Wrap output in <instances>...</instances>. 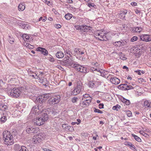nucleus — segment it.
I'll use <instances>...</instances> for the list:
<instances>
[{
    "instance_id": "e2e57ef3",
    "label": "nucleus",
    "mask_w": 151,
    "mask_h": 151,
    "mask_svg": "<svg viewBox=\"0 0 151 151\" xmlns=\"http://www.w3.org/2000/svg\"><path fill=\"white\" fill-rule=\"evenodd\" d=\"M32 76V77L35 79L38 78V76L37 75V74H36V73H35V75H31V76Z\"/></svg>"
},
{
    "instance_id": "2eb2a0df",
    "label": "nucleus",
    "mask_w": 151,
    "mask_h": 151,
    "mask_svg": "<svg viewBox=\"0 0 151 151\" xmlns=\"http://www.w3.org/2000/svg\"><path fill=\"white\" fill-rule=\"evenodd\" d=\"M37 51L41 52V53L44 55H47L48 54V52L45 48L38 47L37 49Z\"/></svg>"
},
{
    "instance_id": "0e129e2a",
    "label": "nucleus",
    "mask_w": 151,
    "mask_h": 151,
    "mask_svg": "<svg viewBox=\"0 0 151 151\" xmlns=\"http://www.w3.org/2000/svg\"><path fill=\"white\" fill-rule=\"evenodd\" d=\"M130 4L131 5H132L133 6H137V3L136 2H132Z\"/></svg>"
},
{
    "instance_id": "8fccbe9b",
    "label": "nucleus",
    "mask_w": 151,
    "mask_h": 151,
    "mask_svg": "<svg viewBox=\"0 0 151 151\" xmlns=\"http://www.w3.org/2000/svg\"><path fill=\"white\" fill-rule=\"evenodd\" d=\"M74 27L76 30L81 31V25H75L74 26Z\"/></svg>"
},
{
    "instance_id": "9d476101",
    "label": "nucleus",
    "mask_w": 151,
    "mask_h": 151,
    "mask_svg": "<svg viewBox=\"0 0 151 151\" xmlns=\"http://www.w3.org/2000/svg\"><path fill=\"white\" fill-rule=\"evenodd\" d=\"M43 111L41 112V110L39 109L38 106H34L32 108L30 114V115L33 114L34 115H37L39 114L41 112L42 114H43Z\"/></svg>"
},
{
    "instance_id": "6e6d98bb",
    "label": "nucleus",
    "mask_w": 151,
    "mask_h": 151,
    "mask_svg": "<svg viewBox=\"0 0 151 151\" xmlns=\"http://www.w3.org/2000/svg\"><path fill=\"white\" fill-rule=\"evenodd\" d=\"M94 112L96 113H98L100 114H102L103 113V111L98 109H95L94 110Z\"/></svg>"
},
{
    "instance_id": "603ef678",
    "label": "nucleus",
    "mask_w": 151,
    "mask_h": 151,
    "mask_svg": "<svg viewBox=\"0 0 151 151\" xmlns=\"http://www.w3.org/2000/svg\"><path fill=\"white\" fill-rule=\"evenodd\" d=\"M88 6L90 8L91 7H94L96 6L93 3H88L87 4Z\"/></svg>"
},
{
    "instance_id": "dca6fc26",
    "label": "nucleus",
    "mask_w": 151,
    "mask_h": 151,
    "mask_svg": "<svg viewBox=\"0 0 151 151\" xmlns=\"http://www.w3.org/2000/svg\"><path fill=\"white\" fill-rule=\"evenodd\" d=\"M39 128H33L32 127H27L26 131V132H29L31 131V132H38L39 131Z\"/></svg>"
},
{
    "instance_id": "37998d69",
    "label": "nucleus",
    "mask_w": 151,
    "mask_h": 151,
    "mask_svg": "<svg viewBox=\"0 0 151 151\" xmlns=\"http://www.w3.org/2000/svg\"><path fill=\"white\" fill-rule=\"evenodd\" d=\"M89 97H90V96L87 94H85L83 95V96L82 98L83 100H85L87 98H88Z\"/></svg>"
},
{
    "instance_id": "7ed1b4c3",
    "label": "nucleus",
    "mask_w": 151,
    "mask_h": 151,
    "mask_svg": "<svg viewBox=\"0 0 151 151\" xmlns=\"http://www.w3.org/2000/svg\"><path fill=\"white\" fill-rule=\"evenodd\" d=\"M42 115V117L36 118L33 120L35 124L39 126L42 125L44 124L45 121L47 120L48 116L47 113H43Z\"/></svg>"
},
{
    "instance_id": "1a4fd4ad",
    "label": "nucleus",
    "mask_w": 151,
    "mask_h": 151,
    "mask_svg": "<svg viewBox=\"0 0 151 151\" xmlns=\"http://www.w3.org/2000/svg\"><path fill=\"white\" fill-rule=\"evenodd\" d=\"M107 78L110 79V81L113 84H118L120 83V80L117 78L116 77H114V76L111 75H109L107 76Z\"/></svg>"
},
{
    "instance_id": "4468645a",
    "label": "nucleus",
    "mask_w": 151,
    "mask_h": 151,
    "mask_svg": "<svg viewBox=\"0 0 151 151\" xmlns=\"http://www.w3.org/2000/svg\"><path fill=\"white\" fill-rule=\"evenodd\" d=\"M81 32H87L90 30L91 27H90L86 25H81Z\"/></svg>"
},
{
    "instance_id": "ea45409f",
    "label": "nucleus",
    "mask_w": 151,
    "mask_h": 151,
    "mask_svg": "<svg viewBox=\"0 0 151 151\" xmlns=\"http://www.w3.org/2000/svg\"><path fill=\"white\" fill-rule=\"evenodd\" d=\"M77 122H73L71 123V124L73 125H75L76 124H79L81 122V121L80 119H77Z\"/></svg>"
},
{
    "instance_id": "a18cd8bd",
    "label": "nucleus",
    "mask_w": 151,
    "mask_h": 151,
    "mask_svg": "<svg viewBox=\"0 0 151 151\" xmlns=\"http://www.w3.org/2000/svg\"><path fill=\"white\" fill-rule=\"evenodd\" d=\"M120 107L121 106H120L118 104H117L116 105L114 106L113 107L112 109L114 110H116L117 111L118 110V109H119Z\"/></svg>"
},
{
    "instance_id": "ddd939ff",
    "label": "nucleus",
    "mask_w": 151,
    "mask_h": 151,
    "mask_svg": "<svg viewBox=\"0 0 151 151\" xmlns=\"http://www.w3.org/2000/svg\"><path fill=\"white\" fill-rule=\"evenodd\" d=\"M127 12V10L124 9L123 11H121L119 12L118 15V17L121 19H124L125 15Z\"/></svg>"
},
{
    "instance_id": "4c0bfd02",
    "label": "nucleus",
    "mask_w": 151,
    "mask_h": 151,
    "mask_svg": "<svg viewBox=\"0 0 151 151\" xmlns=\"http://www.w3.org/2000/svg\"><path fill=\"white\" fill-rule=\"evenodd\" d=\"M68 56H67V57L64 58L63 60V62L65 63L68 64L70 62V60Z\"/></svg>"
},
{
    "instance_id": "09e8293b",
    "label": "nucleus",
    "mask_w": 151,
    "mask_h": 151,
    "mask_svg": "<svg viewBox=\"0 0 151 151\" xmlns=\"http://www.w3.org/2000/svg\"><path fill=\"white\" fill-rule=\"evenodd\" d=\"M14 149L16 150H18L20 148L21 149V147L19 145V144H16L14 145Z\"/></svg>"
},
{
    "instance_id": "f03ea898",
    "label": "nucleus",
    "mask_w": 151,
    "mask_h": 151,
    "mask_svg": "<svg viewBox=\"0 0 151 151\" xmlns=\"http://www.w3.org/2000/svg\"><path fill=\"white\" fill-rule=\"evenodd\" d=\"M4 143L7 145H11L14 143V138L11 133H3Z\"/></svg>"
},
{
    "instance_id": "c85d7f7f",
    "label": "nucleus",
    "mask_w": 151,
    "mask_h": 151,
    "mask_svg": "<svg viewBox=\"0 0 151 151\" xmlns=\"http://www.w3.org/2000/svg\"><path fill=\"white\" fill-rule=\"evenodd\" d=\"M18 8L19 11H23L25 8L24 4L22 3H20L19 5Z\"/></svg>"
},
{
    "instance_id": "6e6552de",
    "label": "nucleus",
    "mask_w": 151,
    "mask_h": 151,
    "mask_svg": "<svg viewBox=\"0 0 151 151\" xmlns=\"http://www.w3.org/2000/svg\"><path fill=\"white\" fill-rule=\"evenodd\" d=\"M50 94H46L43 95L39 96L36 99L37 101H38L40 103H42L45 102V101L50 97Z\"/></svg>"
},
{
    "instance_id": "f257e3e1",
    "label": "nucleus",
    "mask_w": 151,
    "mask_h": 151,
    "mask_svg": "<svg viewBox=\"0 0 151 151\" xmlns=\"http://www.w3.org/2000/svg\"><path fill=\"white\" fill-rule=\"evenodd\" d=\"M93 65L94 66L93 67L91 68V70L93 72H97L99 73L98 75H100V76L103 77H106V75L108 74V72L105 71L101 68V66L99 64L96 62V63H93Z\"/></svg>"
},
{
    "instance_id": "4d7b16f0",
    "label": "nucleus",
    "mask_w": 151,
    "mask_h": 151,
    "mask_svg": "<svg viewBox=\"0 0 151 151\" xmlns=\"http://www.w3.org/2000/svg\"><path fill=\"white\" fill-rule=\"evenodd\" d=\"M138 81L139 83H141L144 82H145V81L142 78H140L138 79Z\"/></svg>"
},
{
    "instance_id": "79ce46f5",
    "label": "nucleus",
    "mask_w": 151,
    "mask_h": 151,
    "mask_svg": "<svg viewBox=\"0 0 151 151\" xmlns=\"http://www.w3.org/2000/svg\"><path fill=\"white\" fill-rule=\"evenodd\" d=\"M37 136H34L33 138V143H34L35 144H38L39 143V142H38L39 140H37V139L36 137Z\"/></svg>"
},
{
    "instance_id": "a19ab883",
    "label": "nucleus",
    "mask_w": 151,
    "mask_h": 151,
    "mask_svg": "<svg viewBox=\"0 0 151 151\" xmlns=\"http://www.w3.org/2000/svg\"><path fill=\"white\" fill-rule=\"evenodd\" d=\"M78 99L77 97H74L72 99L71 101L73 103H76Z\"/></svg>"
},
{
    "instance_id": "f3484780",
    "label": "nucleus",
    "mask_w": 151,
    "mask_h": 151,
    "mask_svg": "<svg viewBox=\"0 0 151 151\" xmlns=\"http://www.w3.org/2000/svg\"><path fill=\"white\" fill-rule=\"evenodd\" d=\"M7 114L6 112H3V114L0 118V120L2 123H4L7 119Z\"/></svg>"
},
{
    "instance_id": "bb28decb",
    "label": "nucleus",
    "mask_w": 151,
    "mask_h": 151,
    "mask_svg": "<svg viewBox=\"0 0 151 151\" xmlns=\"http://www.w3.org/2000/svg\"><path fill=\"white\" fill-rule=\"evenodd\" d=\"M142 30V28L140 27H135L134 28L133 30L137 33H139Z\"/></svg>"
},
{
    "instance_id": "b1692460",
    "label": "nucleus",
    "mask_w": 151,
    "mask_h": 151,
    "mask_svg": "<svg viewBox=\"0 0 151 151\" xmlns=\"http://www.w3.org/2000/svg\"><path fill=\"white\" fill-rule=\"evenodd\" d=\"M8 107L6 105L4 104H0V110L1 111L5 112V111L7 109Z\"/></svg>"
},
{
    "instance_id": "20e7f679",
    "label": "nucleus",
    "mask_w": 151,
    "mask_h": 151,
    "mask_svg": "<svg viewBox=\"0 0 151 151\" xmlns=\"http://www.w3.org/2000/svg\"><path fill=\"white\" fill-rule=\"evenodd\" d=\"M106 32L104 30H97L95 34V37L96 38L101 41H106L108 38L106 35Z\"/></svg>"
},
{
    "instance_id": "cd10ccee",
    "label": "nucleus",
    "mask_w": 151,
    "mask_h": 151,
    "mask_svg": "<svg viewBox=\"0 0 151 151\" xmlns=\"http://www.w3.org/2000/svg\"><path fill=\"white\" fill-rule=\"evenodd\" d=\"M20 26L22 27L25 29H29L30 28V27L28 24H22Z\"/></svg>"
},
{
    "instance_id": "473e14b6",
    "label": "nucleus",
    "mask_w": 151,
    "mask_h": 151,
    "mask_svg": "<svg viewBox=\"0 0 151 151\" xmlns=\"http://www.w3.org/2000/svg\"><path fill=\"white\" fill-rule=\"evenodd\" d=\"M89 104H88L86 101H84L80 103V105L81 107H85L87 106Z\"/></svg>"
},
{
    "instance_id": "c9c22d12",
    "label": "nucleus",
    "mask_w": 151,
    "mask_h": 151,
    "mask_svg": "<svg viewBox=\"0 0 151 151\" xmlns=\"http://www.w3.org/2000/svg\"><path fill=\"white\" fill-rule=\"evenodd\" d=\"M151 104V102H150L146 100L144 102V105L146 108L149 107L150 106Z\"/></svg>"
},
{
    "instance_id": "423d86ee",
    "label": "nucleus",
    "mask_w": 151,
    "mask_h": 151,
    "mask_svg": "<svg viewBox=\"0 0 151 151\" xmlns=\"http://www.w3.org/2000/svg\"><path fill=\"white\" fill-rule=\"evenodd\" d=\"M21 93V91L19 88H14L12 89L10 93V96L14 98L18 97Z\"/></svg>"
},
{
    "instance_id": "2f4dec72",
    "label": "nucleus",
    "mask_w": 151,
    "mask_h": 151,
    "mask_svg": "<svg viewBox=\"0 0 151 151\" xmlns=\"http://www.w3.org/2000/svg\"><path fill=\"white\" fill-rule=\"evenodd\" d=\"M73 15L69 13H68L65 15V17L67 20H70L72 18Z\"/></svg>"
},
{
    "instance_id": "39448f33",
    "label": "nucleus",
    "mask_w": 151,
    "mask_h": 151,
    "mask_svg": "<svg viewBox=\"0 0 151 151\" xmlns=\"http://www.w3.org/2000/svg\"><path fill=\"white\" fill-rule=\"evenodd\" d=\"M60 100V97L59 95H54L48 100L47 103L51 105L58 104Z\"/></svg>"
},
{
    "instance_id": "680f3d73",
    "label": "nucleus",
    "mask_w": 151,
    "mask_h": 151,
    "mask_svg": "<svg viewBox=\"0 0 151 151\" xmlns=\"http://www.w3.org/2000/svg\"><path fill=\"white\" fill-rule=\"evenodd\" d=\"M104 105L103 104H100L99 105V108L100 109H103L104 108Z\"/></svg>"
},
{
    "instance_id": "338daca9",
    "label": "nucleus",
    "mask_w": 151,
    "mask_h": 151,
    "mask_svg": "<svg viewBox=\"0 0 151 151\" xmlns=\"http://www.w3.org/2000/svg\"><path fill=\"white\" fill-rule=\"evenodd\" d=\"M140 71H141V70H135L134 71V72L135 73H137L138 75H141Z\"/></svg>"
},
{
    "instance_id": "c756f323",
    "label": "nucleus",
    "mask_w": 151,
    "mask_h": 151,
    "mask_svg": "<svg viewBox=\"0 0 151 151\" xmlns=\"http://www.w3.org/2000/svg\"><path fill=\"white\" fill-rule=\"evenodd\" d=\"M22 37L24 40V41H26L29 40V35L26 34H24L22 35Z\"/></svg>"
},
{
    "instance_id": "aec40b11",
    "label": "nucleus",
    "mask_w": 151,
    "mask_h": 151,
    "mask_svg": "<svg viewBox=\"0 0 151 151\" xmlns=\"http://www.w3.org/2000/svg\"><path fill=\"white\" fill-rule=\"evenodd\" d=\"M113 44L116 47H120L122 46H124L125 45V42H124L122 40L115 42H113Z\"/></svg>"
},
{
    "instance_id": "412c9836",
    "label": "nucleus",
    "mask_w": 151,
    "mask_h": 151,
    "mask_svg": "<svg viewBox=\"0 0 151 151\" xmlns=\"http://www.w3.org/2000/svg\"><path fill=\"white\" fill-rule=\"evenodd\" d=\"M124 144L126 146H129L130 148L133 151H134L135 150V146L130 142L126 141L124 142Z\"/></svg>"
},
{
    "instance_id": "a211bd4d",
    "label": "nucleus",
    "mask_w": 151,
    "mask_h": 151,
    "mask_svg": "<svg viewBox=\"0 0 151 151\" xmlns=\"http://www.w3.org/2000/svg\"><path fill=\"white\" fill-rule=\"evenodd\" d=\"M73 54L76 55H83L84 54L83 51H82L79 48H75L74 50Z\"/></svg>"
},
{
    "instance_id": "49530a36",
    "label": "nucleus",
    "mask_w": 151,
    "mask_h": 151,
    "mask_svg": "<svg viewBox=\"0 0 151 151\" xmlns=\"http://www.w3.org/2000/svg\"><path fill=\"white\" fill-rule=\"evenodd\" d=\"M87 99H86L84 101H86L88 104H89L91 102L92 98L91 97H89Z\"/></svg>"
},
{
    "instance_id": "0eeeda50",
    "label": "nucleus",
    "mask_w": 151,
    "mask_h": 151,
    "mask_svg": "<svg viewBox=\"0 0 151 151\" xmlns=\"http://www.w3.org/2000/svg\"><path fill=\"white\" fill-rule=\"evenodd\" d=\"M83 86L80 83H77V85L71 92V95H76L79 93L83 89Z\"/></svg>"
},
{
    "instance_id": "13d9d810",
    "label": "nucleus",
    "mask_w": 151,
    "mask_h": 151,
    "mask_svg": "<svg viewBox=\"0 0 151 151\" xmlns=\"http://www.w3.org/2000/svg\"><path fill=\"white\" fill-rule=\"evenodd\" d=\"M120 58L121 59L123 60H125L127 59V58L124 55H121L120 57Z\"/></svg>"
},
{
    "instance_id": "774afa93",
    "label": "nucleus",
    "mask_w": 151,
    "mask_h": 151,
    "mask_svg": "<svg viewBox=\"0 0 151 151\" xmlns=\"http://www.w3.org/2000/svg\"><path fill=\"white\" fill-rule=\"evenodd\" d=\"M43 75H41L40 74H39L38 76V78H39L40 80L43 77Z\"/></svg>"
},
{
    "instance_id": "3c124183",
    "label": "nucleus",
    "mask_w": 151,
    "mask_h": 151,
    "mask_svg": "<svg viewBox=\"0 0 151 151\" xmlns=\"http://www.w3.org/2000/svg\"><path fill=\"white\" fill-rule=\"evenodd\" d=\"M138 39V37L137 36H134L131 39V41L132 42H134Z\"/></svg>"
},
{
    "instance_id": "7c9ffc66",
    "label": "nucleus",
    "mask_w": 151,
    "mask_h": 151,
    "mask_svg": "<svg viewBox=\"0 0 151 151\" xmlns=\"http://www.w3.org/2000/svg\"><path fill=\"white\" fill-rule=\"evenodd\" d=\"M74 130L73 127H71L70 126H67L66 129L65 130L67 132H72Z\"/></svg>"
},
{
    "instance_id": "58836bf2",
    "label": "nucleus",
    "mask_w": 151,
    "mask_h": 151,
    "mask_svg": "<svg viewBox=\"0 0 151 151\" xmlns=\"http://www.w3.org/2000/svg\"><path fill=\"white\" fill-rule=\"evenodd\" d=\"M24 45L27 47L29 49H32L34 47L33 45H32L28 43H24Z\"/></svg>"
},
{
    "instance_id": "052dcab7",
    "label": "nucleus",
    "mask_w": 151,
    "mask_h": 151,
    "mask_svg": "<svg viewBox=\"0 0 151 151\" xmlns=\"http://www.w3.org/2000/svg\"><path fill=\"white\" fill-rule=\"evenodd\" d=\"M45 3L49 6L52 5V2H50L49 1H46V2H45Z\"/></svg>"
},
{
    "instance_id": "4be33fe9",
    "label": "nucleus",
    "mask_w": 151,
    "mask_h": 151,
    "mask_svg": "<svg viewBox=\"0 0 151 151\" xmlns=\"http://www.w3.org/2000/svg\"><path fill=\"white\" fill-rule=\"evenodd\" d=\"M97 82L95 81H91L89 83V87L92 88H95L97 86Z\"/></svg>"
},
{
    "instance_id": "5fc2aeb1",
    "label": "nucleus",
    "mask_w": 151,
    "mask_h": 151,
    "mask_svg": "<svg viewBox=\"0 0 151 151\" xmlns=\"http://www.w3.org/2000/svg\"><path fill=\"white\" fill-rule=\"evenodd\" d=\"M126 112L127 116L128 117H130L132 116V113L130 111L128 110L126 111Z\"/></svg>"
},
{
    "instance_id": "9b49d317",
    "label": "nucleus",
    "mask_w": 151,
    "mask_h": 151,
    "mask_svg": "<svg viewBox=\"0 0 151 151\" xmlns=\"http://www.w3.org/2000/svg\"><path fill=\"white\" fill-rule=\"evenodd\" d=\"M140 39L143 41L147 42L151 41V38L148 35H142L140 36Z\"/></svg>"
},
{
    "instance_id": "a878e982",
    "label": "nucleus",
    "mask_w": 151,
    "mask_h": 151,
    "mask_svg": "<svg viewBox=\"0 0 151 151\" xmlns=\"http://www.w3.org/2000/svg\"><path fill=\"white\" fill-rule=\"evenodd\" d=\"M56 56L58 58H63L64 56L63 53L61 51L58 52L56 54Z\"/></svg>"
},
{
    "instance_id": "e433bc0d",
    "label": "nucleus",
    "mask_w": 151,
    "mask_h": 151,
    "mask_svg": "<svg viewBox=\"0 0 151 151\" xmlns=\"http://www.w3.org/2000/svg\"><path fill=\"white\" fill-rule=\"evenodd\" d=\"M141 133L142 135H143L144 136L147 138H149L150 136H151V135L150 134V133H149V134H147V133Z\"/></svg>"
},
{
    "instance_id": "f704fd0d",
    "label": "nucleus",
    "mask_w": 151,
    "mask_h": 151,
    "mask_svg": "<svg viewBox=\"0 0 151 151\" xmlns=\"http://www.w3.org/2000/svg\"><path fill=\"white\" fill-rule=\"evenodd\" d=\"M132 135L137 141L139 142H141V139L139 137L134 134H132Z\"/></svg>"
},
{
    "instance_id": "de8ad7c7",
    "label": "nucleus",
    "mask_w": 151,
    "mask_h": 151,
    "mask_svg": "<svg viewBox=\"0 0 151 151\" xmlns=\"http://www.w3.org/2000/svg\"><path fill=\"white\" fill-rule=\"evenodd\" d=\"M14 39L12 37L10 36H9V42L11 44H12L14 42Z\"/></svg>"
},
{
    "instance_id": "69168bd1",
    "label": "nucleus",
    "mask_w": 151,
    "mask_h": 151,
    "mask_svg": "<svg viewBox=\"0 0 151 151\" xmlns=\"http://www.w3.org/2000/svg\"><path fill=\"white\" fill-rule=\"evenodd\" d=\"M55 27L57 29L60 28L61 26L60 24H57L55 25Z\"/></svg>"
},
{
    "instance_id": "864d4df0",
    "label": "nucleus",
    "mask_w": 151,
    "mask_h": 151,
    "mask_svg": "<svg viewBox=\"0 0 151 151\" xmlns=\"http://www.w3.org/2000/svg\"><path fill=\"white\" fill-rule=\"evenodd\" d=\"M48 60L50 62H53L55 61V59L54 58L51 56H50L48 58Z\"/></svg>"
},
{
    "instance_id": "72a5a7b5",
    "label": "nucleus",
    "mask_w": 151,
    "mask_h": 151,
    "mask_svg": "<svg viewBox=\"0 0 151 151\" xmlns=\"http://www.w3.org/2000/svg\"><path fill=\"white\" fill-rule=\"evenodd\" d=\"M68 64H69V65L73 68H75L76 69V66H77L78 64H76L74 63L73 62H70V63H69Z\"/></svg>"
},
{
    "instance_id": "393cba45",
    "label": "nucleus",
    "mask_w": 151,
    "mask_h": 151,
    "mask_svg": "<svg viewBox=\"0 0 151 151\" xmlns=\"http://www.w3.org/2000/svg\"><path fill=\"white\" fill-rule=\"evenodd\" d=\"M121 101L124 103L126 104L127 105H129L130 102L129 100L127 99L124 97H122L121 99Z\"/></svg>"
},
{
    "instance_id": "bf43d9fd",
    "label": "nucleus",
    "mask_w": 151,
    "mask_h": 151,
    "mask_svg": "<svg viewBox=\"0 0 151 151\" xmlns=\"http://www.w3.org/2000/svg\"><path fill=\"white\" fill-rule=\"evenodd\" d=\"M28 73L29 75H30V76H31L32 74L33 73H34L33 71H32L31 70L29 69L28 70Z\"/></svg>"
},
{
    "instance_id": "5701e85b",
    "label": "nucleus",
    "mask_w": 151,
    "mask_h": 151,
    "mask_svg": "<svg viewBox=\"0 0 151 151\" xmlns=\"http://www.w3.org/2000/svg\"><path fill=\"white\" fill-rule=\"evenodd\" d=\"M42 133H40L38 135H36V136H37L36 137L37 139V140H39V143L41 142V140H42V139L43 138L45 134H43Z\"/></svg>"
},
{
    "instance_id": "6ab92c4d",
    "label": "nucleus",
    "mask_w": 151,
    "mask_h": 151,
    "mask_svg": "<svg viewBox=\"0 0 151 151\" xmlns=\"http://www.w3.org/2000/svg\"><path fill=\"white\" fill-rule=\"evenodd\" d=\"M124 87L127 90H129L133 89L134 88L131 85H127L124 84V85H121L119 86V88L121 89H123Z\"/></svg>"
},
{
    "instance_id": "c03bdc74",
    "label": "nucleus",
    "mask_w": 151,
    "mask_h": 151,
    "mask_svg": "<svg viewBox=\"0 0 151 151\" xmlns=\"http://www.w3.org/2000/svg\"><path fill=\"white\" fill-rule=\"evenodd\" d=\"M28 149L25 146H22L21 147V149L19 151H28Z\"/></svg>"
},
{
    "instance_id": "f8f14e48",
    "label": "nucleus",
    "mask_w": 151,
    "mask_h": 151,
    "mask_svg": "<svg viewBox=\"0 0 151 151\" xmlns=\"http://www.w3.org/2000/svg\"><path fill=\"white\" fill-rule=\"evenodd\" d=\"M76 70L78 71L84 73H85L87 72L86 68L79 65H78L77 66H76Z\"/></svg>"
}]
</instances>
